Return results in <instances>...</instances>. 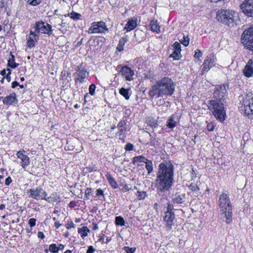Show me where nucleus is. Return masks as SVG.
Segmentation results:
<instances>
[{
	"instance_id": "f257e3e1",
	"label": "nucleus",
	"mask_w": 253,
	"mask_h": 253,
	"mask_svg": "<svg viewBox=\"0 0 253 253\" xmlns=\"http://www.w3.org/2000/svg\"><path fill=\"white\" fill-rule=\"evenodd\" d=\"M173 166L169 162L161 163L159 166L156 179V186L159 192L168 190L172 186Z\"/></svg>"
},
{
	"instance_id": "f03ea898",
	"label": "nucleus",
	"mask_w": 253,
	"mask_h": 253,
	"mask_svg": "<svg viewBox=\"0 0 253 253\" xmlns=\"http://www.w3.org/2000/svg\"><path fill=\"white\" fill-rule=\"evenodd\" d=\"M214 96L218 100H211L210 107H212V113L214 117L220 122H223L226 115L222 101L227 96V90L224 84L218 85L214 91Z\"/></svg>"
},
{
	"instance_id": "7ed1b4c3",
	"label": "nucleus",
	"mask_w": 253,
	"mask_h": 253,
	"mask_svg": "<svg viewBox=\"0 0 253 253\" xmlns=\"http://www.w3.org/2000/svg\"><path fill=\"white\" fill-rule=\"evenodd\" d=\"M175 87V84L171 79L164 77L152 86L149 90V95L152 97L156 98L171 96L174 91Z\"/></svg>"
},
{
	"instance_id": "20e7f679",
	"label": "nucleus",
	"mask_w": 253,
	"mask_h": 253,
	"mask_svg": "<svg viewBox=\"0 0 253 253\" xmlns=\"http://www.w3.org/2000/svg\"><path fill=\"white\" fill-rule=\"evenodd\" d=\"M219 206L220 208L221 215L222 217H225V221L226 223L229 224L232 221V210L228 193L222 192L219 196Z\"/></svg>"
},
{
	"instance_id": "39448f33",
	"label": "nucleus",
	"mask_w": 253,
	"mask_h": 253,
	"mask_svg": "<svg viewBox=\"0 0 253 253\" xmlns=\"http://www.w3.org/2000/svg\"><path fill=\"white\" fill-rule=\"evenodd\" d=\"M238 13L232 10L220 9L216 12V19L229 27H234L238 19Z\"/></svg>"
},
{
	"instance_id": "423d86ee",
	"label": "nucleus",
	"mask_w": 253,
	"mask_h": 253,
	"mask_svg": "<svg viewBox=\"0 0 253 253\" xmlns=\"http://www.w3.org/2000/svg\"><path fill=\"white\" fill-rule=\"evenodd\" d=\"M242 42L248 49L253 50V26L244 31L242 35Z\"/></svg>"
},
{
	"instance_id": "0eeeda50",
	"label": "nucleus",
	"mask_w": 253,
	"mask_h": 253,
	"mask_svg": "<svg viewBox=\"0 0 253 253\" xmlns=\"http://www.w3.org/2000/svg\"><path fill=\"white\" fill-rule=\"evenodd\" d=\"M245 114L249 118H253V96L251 93L247 94L243 100Z\"/></svg>"
},
{
	"instance_id": "6e6552de",
	"label": "nucleus",
	"mask_w": 253,
	"mask_h": 253,
	"mask_svg": "<svg viewBox=\"0 0 253 253\" xmlns=\"http://www.w3.org/2000/svg\"><path fill=\"white\" fill-rule=\"evenodd\" d=\"M34 28L35 29V32L37 33H41L48 35H50L52 33L51 26L44 22H37Z\"/></svg>"
},
{
	"instance_id": "1a4fd4ad",
	"label": "nucleus",
	"mask_w": 253,
	"mask_h": 253,
	"mask_svg": "<svg viewBox=\"0 0 253 253\" xmlns=\"http://www.w3.org/2000/svg\"><path fill=\"white\" fill-rule=\"evenodd\" d=\"M28 193L29 194V197L37 200L44 199L47 196L46 193L42 188L30 189L28 190Z\"/></svg>"
},
{
	"instance_id": "9d476101",
	"label": "nucleus",
	"mask_w": 253,
	"mask_h": 253,
	"mask_svg": "<svg viewBox=\"0 0 253 253\" xmlns=\"http://www.w3.org/2000/svg\"><path fill=\"white\" fill-rule=\"evenodd\" d=\"M91 33H103L108 30L106 25L103 21L93 22L89 28Z\"/></svg>"
},
{
	"instance_id": "9b49d317",
	"label": "nucleus",
	"mask_w": 253,
	"mask_h": 253,
	"mask_svg": "<svg viewBox=\"0 0 253 253\" xmlns=\"http://www.w3.org/2000/svg\"><path fill=\"white\" fill-rule=\"evenodd\" d=\"M243 12L249 17H253V0H245L241 5Z\"/></svg>"
},
{
	"instance_id": "f8f14e48",
	"label": "nucleus",
	"mask_w": 253,
	"mask_h": 253,
	"mask_svg": "<svg viewBox=\"0 0 253 253\" xmlns=\"http://www.w3.org/2000/svg\"><path fill=\"white\" fill-rule=\"evenodd\" d=\"M174 218V214L171 209L169 208L168 210L165 212V215L164 217V221L166 223V230H169L173 224V221Z\"/></svg>"
},
{
	"instance_id": "ddd939ff",
	"label": "nucleus",
	"mask_w": 253,
	"mask_h": 253,
	"mask_svg": "<svg viewBox=\"0 0 253 253\" xmlns=\"http://www.w3.org/2000/svg\"><path fill=\"white\" fill-rule=\"evenodd\" d=\"M117 69H121L119 73L122 76L125 77L126 80L130 81L133 80L134 72L127 66L119 65L117 66Z\"/></svg>"
},
{
	"instance_id": "4468645a",
	"label": "nucleus",
	"mask_w": 253,
	"mask_h": 253,
	"mask_svg": "<svg viewBox=\"0 0 253 253\" xmlns=\"http://www.w3.org/2000/svg\"><path fill=\"white\" fill-rule=\"evenodd\" d=\"M215 57L213 55L207 56L203 64L202 72H208L215 64Z\"/></svg>"
},
{
	"instance_id": "2eb2a0df",
	"label": "nucleus",
	"mask_w": 253,
	"mask_h": 253,
	"mask_svg": "<svg viewBox=\"0 0 253 253\" xmlns=\"http://www.w3.org/2000/svg\"><path fill=\"white\" fill-rule=\"evenodd\" d=\"M253 60L252 59L249 60L243 71L244 75L247 77H250L253 74Z\"/></svg>"
},
{
	"instance_id": "dca6fc26",
	"label": "nucleus",
	"mask_w": 253,
	"mask_h": 253,
	"mask_svg": "<svg viewBox=\"0 0 253 253\" xmlns=\"http://www.w3.org/2000/svg\"><path fill=\"white\" fill-rule=\"evenodd\" d=\"M23 152H24L23 150L19 151L17 153L16 155L21 160V166L24 168L30 164V160L29 158L23 153Z\"/></svg>"
},
{
	"instance_id": "f3484780",
	"label": "nucleus",
	"mask_w": 253,
	"mask_h": 253,
	"mask_svg": "<svg viewBox=\"0 0 253 253\" xmlns=\"http://www.w3.org/2000/svg\"><path fill=\"white\" fill-rule=\"evenodd\" d=\"M179 121V117L176 114H173L168 120L167 126L169 128H173L176 126Z\"/></svg>"
},
{
	"instance_id": "a211bd4d",
	"label": "nucleus",
	"mask_w": 253,
	"mask_h": 253,
	"mask_svg": "<svg viewBox=\"0 0 253 253\" xmlns=\"http://www.w3.org/2000/svg\"><path fill=\"white\" fill-rule=\"evenodd\" d=\"M86 71L84 70L79 69L77 72V75L78 76L75 80L76 83L79 82L80 83H83L85 82V79L86 78Z\"/></svg>"
},
{
	"instance_id": "6ab92c4d",
	"label": "nucleus",
	"mask_w": 253,
	"mask_h": 253,
	"mask_svg": "<svg viewBox=\"0 0 253 253\" xmlns=\"http://www.w3.org/2000/svg\"><path fill=\"white\" fill-rule=\"evenodd\" d=\"M3 103L7 105H10L13 103L17 102V99L15 93L11 94L7 96L3 99Z\"/></svg>"
},
{
	"instance_id": "aec40b11",
	"label": "nucleus",
	"mask_w": 253,
	"mask_h": 253,
	"mask_svg": "<svg viewBox=\"0 0 253 253\" xmlns=\"http://www.w3.org/2000/svg\"><path fill=\"white\" fill-rule=\"evenodd\" d=\"M137 26L136 20L129 19L125 27V29L127 31H130L133 30Z\"/></svg>"
},
{
	"instance_id": "412c9836",
	"label": "nucleus",
	"mask_w": 253,
	"mask_h": 253,
	"mask_svg": "<svg viewBox=\"0 0 253 253\" xmlns=\"http://www.w3.org/2000/svg\"><path fill=\"white\" fill-rule=\"evenodd\" d=\"M66 23L61 19L57 18L55 19L54 27L58 30L62 31L63 28L66 27Z\"/></svg>"
},
{
	"instance_id": "4be33fe9",
	"label": "nucleus",
	"mask_w": 253,
	"mask_h": 253,
	"mask_svg": "<svg viewBox=\"0 0 253 253\" xmlns=\"http://www.w3.org/2000/svg\"><path fill=\"white\" fill-rule=\"evenodd\" d=\"M172 199L174 203L181 204L184 202V195L176 193L172 196Z\"/></svg>"
},
{
	"instance_id": "5701e85b",
	"label": "nucleus",
	"mask_w": 253,
	"mask_h": 253,
	"mask_svg": "<svg viewBox=\"0 0 253 253\" xmlns=\"http://www.w3.org/2000/svg\"><path fill=\"white\" fill-rule=\"evenodd\" d=\"M200 183H201L199 181H197L196 182H191L189 186V188L192 191L195 192V193H198V192L200 190L199 185H200Z\"/></svg>"
},
{
	"instance_id": "b1692460",
	"label": "nucleus",
	"mask_w": 253,
	"mask_h": 253,
	"mask_svg": "<svg viewBox=\"0 0 253 253\" xmlns=\"http://www.w3.org/2000/svg\"><path fill=\"white\" fill-rule=\"evenodd\" d=\"M89 231V229L86 226H84L82 228L78 229V233L80 234L83 239H84L87 236V234Z\"/></svg>"
},
{
	"instance_id": "393cba45",
	"label": "nucleus",
	"mask_w": 253,
	"mask_h": 253,
	"mask_svg": "<svg viewBox=\"0 0 253 253\" xmlns=\"http://www.w3.org/2000/svg\"><path fill=\"white\" fill-rule=\"evenodd\" d=\"M106 178L109 182L110 184L111 185L112 187L114 188H117L118 187V184L114 179V178L110 174H107L106 175Z\"/></svg>"
},
{
	"instance_id": "a878e982",
	"label": "nucleus",
	"mask_w": 253,
	"mask_h": 253,
	"mask_svg": "<svg viewBox=\"0 0 253 253\" xmlns=\"http://www.w3.org/2000/svg\"><path fill=\"white\" fill-rule=\"evenodd\" d=\"M146 123L153 128H156L158 126L157 121L153 117H148L146 120Z\"/></svg>"
},
{
	"instance_id": "bb28decb",
	"label": "nucleus",
	"mask_w": 253,
	"mask_h": 253,
	"mask_svg": "<svg viewBox=\"0 0 253 253\" xmlns=\"http://www.w3.org/2000/svg\"><path fill=\"white\" fill-rule=\"evenodd\" d=\"M151 29L154 32L157 33L160 32V26L157 21L152 20L150 23Z\"/></svg>"
},
{
	"instance_id": "cd10ccee",
	"label": "nucleus",
	"mask_w": 253,
	"mask_h": 253,
	"mask_svg": "<svg viewBox=\"0 0 253 253\" xmlns=\"http://www.w3.org/2000/svg\"><path fill=\"white\" fill-rule=\"evenodd\" d=\"M10 56H11V58L9 59L8 60V65L11 68L14 69L19 65V64L14 62L15 57L12 54L11 52H10Z\"/></svg>"
},
{
	"instance_id": "c85d7f7f",
	"label": "nucleus",
	"mask_w": 253,
	"mask_h": 253,
	"mask_svg": "<svg viewBox=\"0 0 253 253\" xmlns=\"http://www.w3.org/2000/svg\"><path fill=\"white\" fill-rule=\"evenodd\" d=\"M147 159L142 156H136L133 158V164L135 165L137 164L139 165L138 163L139 162H145Z\"/></svg>"
},
{
	"instance_id": "c756f323",
	"label": "nucleus",
	"mask_w": 253,
	"mask_h": 253,
	"mask_svg": "<svg viewBox=\"0 0 253 253\" xmlns=\"http://www.w3.org/2000/svg\"><path fill=\"white\" fill-rule=\"evenodd\" d=\"M129 89H126L122 87L120 89L119 92L126 99L128 100L129 99Z\"/></svg>"
},
{
	"instance_id": "7c9ffc66",
	"label": "nucleus",
	"mask_w": 253,
	"mask_h": 253,
	"mask_svg": "<svg viewBox=\"0 0 253 253\" xmlns=\"http://www.w3.org/2000/svg\"><path fill=\"white\" fill-rule=\"evenodd\" d=\"M126 41L127 39L125 38H122L120 39L117 47V49L119 51H121L124 49V46L126 43Z\"/></svg>"
},
{
	"instance_id": "2f4dec72",
	"label": "nucleus",
	"mask_w": 253,
	"mask_h": 253,
	"mask_svg": "<svg viewBox=\"0 0 253 253\" xmlns=\"http://www.w3.org/2000/svg\"><path fill=\"white\" fill-rule=\"evenodd\" d=\"M145 163L146 164L145 167L148 170V173H150L153 171V165L152 161L147 159Z\"/></svg>"
},
{
	"instance_id": "473e14b6",
	"label": "nucleus",
	"mask_w": 253,
	"mask_h": 253,
	"mask_svg": "<svg viewBox=\"0 0 253 253\" xmlns=\"http://www.w3.org/2000/svg\"><path fill=\"white\" fill-rule=\"evenodd\" d=\"M115 223L116 225L123 226L125 225V221L121 216H117L115 218Z\"/></svg>"
},
{
	"instance_id": "72a5a7b5",
	"label": "nucleus",
	"mask_w": 253,
	"mask_h": 253,
	"mask_svg": "<svg viewBox=\"0 0 253 253\" xmlns=\"http://www.w3.org/2000/svg\"><path fill=\"white\" fill-rule=\"evenodd\" d=\"M172 46L173 48L174 51L180 53L181 45L178 42H175L173 43Z\"/></svg>"
},
{
	"instance_id": "f704fd0d",
	"label": "nucleus",
	"mask_w": 253,
	"mask_h": 253,
	"mask_svg": "<svg viewBox=\"0 0 253 253\" xmlns=\"http://www.w3.org/2000/svg\"><path fill=\"white\" fill-rule=\"evenodd\" d=\"M68 15L70 16L71 18L75 20L79 19L81 16L80 14L74 12H73Z\"/></svg>"
},
{
	"instance_id": "c9c22d12",
	"label": "nucleus",
	"mask_w": 253,
	"mask_h": 253,
	"mask_svg": "<svg viewBox=\"0 0 253 253\" xmlns=\"http://www.w3.org/2000/svg\"><path fill=\"white\" fill-rule=\"evenodd\" d=\"M136 195L139 200L144 199L147 196L146 193L145 192L140 191H137Z\"/></svg>"
},
{
	"instance_id": "e433bc0d",
	"label": "nucleus",
	"mask_w": 253,
	"mask_h": 253,
	"mask_svg": "<svg viewBox=\"0 0 253 253\" xmlns=\"http://www.w3.org/2000/svg\"><path fill=\"white\" fill-rule=\"evenodd\" d=\"M49 251L52 253H58V249L56 244H52L49 247Z\"/></svg>"
},
{
	"instance_id": "4c0bfd02",
	"label": "nucleus",
	"mask_w": 253,
	"mask_h": 253,
	"mask_svg": "<svg viewBox=\"0 0 253 253\" xmlns=\"http://www.w3.org/2000/svg\"><path fill=\"white\" fill-rule=\"evenodd\" d=\"M180 42L183 45L186 46L189 44V38L188 36H183V39L180 41Z\"/></svg>"
},
{
	"instance_id": "58836bf2",
	"label": "nucleus",
	"mask_w": 253,
	"mask_h": 253,
	"mask_svg": "<svg viewBox=\"0 0 253 253\" xmlns=\"http://www.w3.org/2000/svg\"><path fill=\"white\" fill-rule=\"evenodd\" d=\"M30 38H31L32 40L36 42L38 41V40H39V36L37 35V34L35 32L32 31H30V33L29 36V39Z\"/></svg>"
},
{
	"instance_id": "ea45409f",
	"label": "nucleus",
	"mask_w": 253,
	"mask_h": 253,
	"mask_svg": "<svg viewBox=\"0 0 253 253\" xmlns=\"http://www.w3.org/2000/svg\"><path fill=\"white\" fill-rule=\"evenodd\" d=\"M96 86L95 84H91L89 85V93L91 95H93L95 94V90Z\"/></svg>"
},
{
	"instance_id": "a19ab883",
	"label": "nucleus",
	"mask_w": 253,
	"mask_h": 253,
	"mask_svg": "<svg viewBox=\"0 0 253 253\" xmlns=\"http://www.w3.org/2000/svg\"><path fill=\"white\" fill-rule=\"evenodd\" d=\"M169 57L173 58L174 59L178 60L181 57V54L179 53L173 51V53L170 55Z\"/></svg>"
},
{
	"instance_id": "79ce46f5",
	"label": "nucleus",
	"mask_w": 253,
	"mask_h": 253,
	"mask_svg": "<svg viewBox=\"0 0 253 253\" xmlns=\"http://www.w3.org/2000/svg\"><path fill=\"white\" fill-rule=\"evenodd\" d=\"M124 250L126 252V253H133L135 250V248H130L129 247H125Z\"/></svg>"
},
{
	"instance_id": "37998d69",
	"label": "nucleus",
	"mask_w": 253,
	"mask_h": 253,
	"mask_svg": "<svg viewBox=\"0 0 253 253\" xmlns=\"http://www.w3.org/2000/svg\"><path fill=\"white\" fill-rule=\"evenodd\" d=\"M27 2L30 4L36 6L38 5L41 2V0H28Z\"/></svg>"
},
{
	"instance_id": "c03bdc74",
	"label": "nucleus",
	"mask_w": 253,
	"mask_h": 253,
	"mask_svg": "<svg viewBox=\"0 0 253 253\" xmlns=\"http://www.w3.org/2000/svg\"><path fill=\"white\" fill-rule=\"evenodd\" d=\"M36 41H33V40H32L31 38H30L28 41H27V46L30 47V48H31V47H34L35 46V42Z\"/></svg>"
},
{
	"instance_id": "a18cd8bd",
	"label": "nucleus",
	"mask_w": 253,
	"mask_h": 253,
	"mask_svg": "<svg viewBox=\"0 0 253 253\" xmlns=\"http://www.w3.org/2000/svg\"><path fill=\"white\" fill-rule=\"evenodd\" d=\"M44 199L48 202H54L56 200L54 194H52L50 196L47 198L45 197Z\"/></svg>"
},
{
	"instance_id": "49530a36",
	"label": "nucleus",
	"mask_w": 253,
	"mask_h": 253,
	"mask_svg": "<svg viewBox=\"0 0 253 253\" xmlns=\"http://www.w3.org/2000/svg\"><path fill=\"white\" fill-rule=\"evenodd\" d=\"M147 133H148L149 134L150 137H151L150 140V143L151 145H152L153 146H155L156 144V142H157V141H156L155 137H152L151 134L150 133H149L148 132H147Z\"/></svg>"
},
{
	"instance_id": "de8ad7c7",
	"label": "nucleus",
	"mask_w": 253,
	"mask_h": 253,
	"mask_svg": "<svg viewBox=\"0 0 253 253\" xmlns=\"http://www.w3.org/2000/svg\"><path fill=\"white\" fill-rule=\"evenodd\" d=\"M207 127L208 130H209L210 131H211L214 129L215 125H214L213 123L211 122L208 124Z\"/></svg>"
},
{
	"instance_id": "09e8293b",
	"label": "nucleus",
	"mask_w": 253,
	"mask_h": 253,
	"mask_svg": "<svg viewBox=\"0 0 253 253\" xmlns=\"http://www.w3.org/2000/svg\"><path fill=\"white\" fill-rule=\"evenodd\" d=\"M202 53L201 51L199 49H197L194 54V57L200 59V58L202 57Z\"/></svg>"
},
{
	"instance_id": "8fccbe9b",
	"label": "nucleus",
	"mask_w": 253,
	"mask_h": 253,
	"mask_svg": "<svg viewBox=\"0 0 253 253\" xmlns=\"http://www.w3.org/2000/svg\"><path fill=\"white\" fill-rule=\"evenodd\" d=\"M36 219L34 218H30L29 220L28 223L29 224L31 227L34 226L36 224Z\"/></svg>"
},
{
	"instance_id": "3c124183",
	"label": "nucleus",
	"mask_w": 253,
	"mask_h": 253,
	"mask_svg": "<svg viewBox=\"0 0 253 253\" xmlns=\"http://www.w3.org/2000/svg\"><path fill=\"white\" fill-rule=\"evenodd\" d=\"M133 146L131 143H127L125 146V150L126 151H131L133 150Z\"/></svg>"
},
{
	"instance_id": "603ef678",
	"label": "nucleus",
	"mask_w": 253,
	"mask_h": 253,
	"mask_svg": "<svg viewBox=\"0 0 253 253\" xmlns=\"http://www.w3.org/2000/svg\"><path fill=\"white\" fill-rule=\"evenodd\" d=\"M66 228L68 229H71L72 228L75 227V225L73 221L68 222L66 225Z\"/></svg>"
},
{
	"instance_id": "864d4df0",
	"label": "nucleus",
	"mask_w": 253,
	"mask_h": 253,
	"mask_svg": "<svg viewBox=\"0 0 253 253\" xmlns=\"http://www.w3.org/2000/svg\"><path fill=\"white\" fill-rule=\"evenodd\" d=\"M92 190L91 188H87L85 191V195L86 197V198H88V197L90 195V194L91 193Z\"/></svg>"
},
{
	"instance_id": "5fc2aeb1",
	"label": "nucleus",
	"mask_w": 253,
	"mask_h": 253,
	"mask_svg": "<svg viewBox=\"0 0 253 253\" xmlns=\"http://www.w3.org/2000/svg\"><path fill=\"white\" fill-rule=\"evenodd\" d=\"M12 182V179L10 177L8 176L5 180V184L6 185H9Z\"/></svg>"
},
{
	"instance_id": "6e6d98bb",
	"label": "nucleus",
	"mask_w": 253,
	"mask_h": 253,
	"mask_svg": "<svg viewBox=\"0 0 253 253\" xmlns=\"http://www.w3.org/2000/svg\"><path fill=\"white\" fill-rule=\"evenodd\" d=\"M103 195V191L101 189H98L96 190V196H100Z\"/></svg>"
},
{
	"instance_id": "4d7b16f0",
	"label": "nucleus",
	"mask_w": 253,
	"mask_h": 253,
	"mask_svg": "<svg viewBox=\"0 0 253 253\" xmlns=\"http://www.w3.org/2000/svg\"><path fill=\"white\" fill-rule=\"evenodd\" d=\"M95 251L92 246H89L86 251V253H93Z\"/></svg>"
},
{
	"instance_id": "13d9d810",
	"label": "nucleus",
	"mask_w": 253,
	"mask_h": 253,
	"mask_svg": "<svg viewBox=\"0 0 253 253\" xmlns=\"http://www.w3.org/2000/svg\"><path fill=\"white\" fill-rule=\"evenodd\" d=\"M19 85V84L17 82L14 81L12 83L11 87L12 88H15L16 86H18Z\"/></svg>"
},
{
	"instance_id": "bf43d9fd",
	"label": "nucleus",
	"mask_w": 253,
	"mask_h": 253,
	"mask_svg": "<svg viewBox=\"0 0 253 253\" xmlns=\"http://www.w3.org/2000/svg\"><path fill=\"white\" fill-rule=\"evenodd\" d=\"M38 236L39 238L43 239L44 235L42 232H39L38 233Z\"/></svg>"
},
{
	"instance_id": "052dcab7",
	"label": "nucleus",
	"mask_w": 253,
	"mask_h": 253,
	"mask_svg": "<svg viewBox=\"0 0 253 253\" xmlns=\"http://www.w3.org/2000/svg\"><path fill=\"white\" fill-rule=\"evenodd\" d=\"M126 129L125 127L122 128L120 129V131L119 132H118L117 134H119V135H121L122 134H124L125 133V132L126 131Z\"/></svg>"
},
{
	"instance_id": "680f3d73",
	"label": "nucleus",
	"mask_w": 253,
	"mask_h": 253,
	"mask_svg": "<svg viewBox=\"0 0 253 253\" xmlns=\"http://www.w3.org/2000/svg\"><path fill=\"white\" fill-rule=\"evenodd\" d=\"M61 224L59 223L58 221H56L54 224V226L56 228H58Z\"/></svg>"
},
{
	"instance_id": "e2e57ef3",
	"label": "nucleus",
	"mask_w": 253,
	"mask_h": 253,
	"mask_svg": "<svg viewBox=\"0 0 253 253\" xmlns=\"http://www.w3.org/2000/svg\"><path fill=\"white\" fill-rule=\"evenodd\" d=\"M64 246L62 244H60L59 246L58 247H57L58 252L59 250H63L64 249Z\"/></svg>"
},
{
	"instance_id": "0e129e2a",
	"label": "nucleus",
	"mask_w": 253,
	"mask_h": 253,
	"mask_svg": "<svg viewBox=\"0 0 253 253\" xmlns=\"http://www.w3.org/2000/svg\"><path fill=\"white\" fill-rule=\"evenodd\" d=\"M5 78L8 82H10L11 81L10 74H7L6 75Z\"/></svg>"
},
{
	"instance_id": "69168bd1",
	"label": "nucleus",
	"mask_w": 253,
	"mask_h": 253,
	"mask_svg": "<svg viewBox=\"0 0 253 253\" xmlns=\"http://www.w3.org/2000/svg\"><path fill=\"white\" fill-rule=\"evenodd\" d=\"M70 207L73 208L76 206V203L74 201H72L69 204Z\"/></svg>"
},
{
	"instance_id": "338daca9",
	"label": "nucleus",
	"mask_w": 253,
	"mask_h": 253,
	"mask_svg": "<svg viewBox=\"0 0 253 253\" xmlns=\"http://www.w3.org/2000/svg\"><path fill=\"white\" fill-rule=\"evenodd\" d=\"M0 74L2 76H4L6 74V70L5 69L2 70L0 72Z\"/></svg>"
},
{
	"instance_id": "774afa93",
	"label": "nucleus",
	"mask_w": 253,
	"mask_h": 253,
	"mask_svg": "<svg viewBox=\"0 0 253 253\" xmlns=\"http://www.w3.org/2000/svg\"><path fill=\"white\" fill-rule=\"evenodd\" d=\"M93 230H97L98 229V226L96 223H94L93 224Z\"/></svg>"
}]
</instances>
